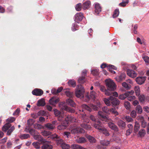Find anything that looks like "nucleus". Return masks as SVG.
Returning <instances> with one entry per match:
<instances>
[{"instance_id": "f257e3e1", "label": "nucleus", "mask_w": 149, "mask_h": 149, "mask_svg": "<svg viewBox=\"0 0 149 149\" xmlns=\"http://www.w3.org/2000/svg\"><path fill=\"white\" fill-rule=\"evenodd\" d=\"M106 86L107 90L109 91H114L116 89L115 83L110 79L105 80Z\"/></svg>"}, {"instance_id": "f03ea898", "label": "nucleus", "mask_w": 149, "mask_h": 149, "mask_svg": "<svg viewBox=\"0 0 149 149\" xmlns=\"http://www.w3.org/2000/svg\"><path fill=\"white\" fill-rule=\"evenodd\" d=\"M50 138L56 141V144L61 146L64 143L63 140L61 138L60 136L56 134H53L50 135Z\"/></svg>"}, {"instance_id": "7ed1b4c3", "label": "nucleus", "mask_w": 149, "mask_h": 149, "mask_svg": "<svg viewBox=\"0 0 149 149\" xmlns=\"http://www.w3.org/2000/svg\"><path fill=\"white\" fill-rule=\"evenodd\" d=\"M54 114L56 117L58 118V120L61 121L64 120V113H62L59 110L56 109H54L53 110Z\"/></svg>"}, {"instance_id": "20e7f679", "label": "nucleus", "mask_w": 149, "mask_h": 149, "mask_svg": "<svg viewBox=\"0 0 149 149\" xmlns=\"http://www.w3.org/2000/svg\"><path fill=\"white\" fill-rule=\"evenodd\" d=\"M87 72V71L85 70L83 71L81 77H80L78 79V81L79 83L82 84L86 81V76Z\"/></svg>"}, {"instance_id": "39448f33", "label": "nucleus", "mask_w": 149, "mask_h": 149, "mask_svg": "<svg viewBox=\"0 0 149 149\" xmlns=\"http://www.w3.org/2000/svg\"><path fill=\"white\" fill-rule=\"evenodd\" d=\"M84 132V130L80 127H77L73 128L71 130V133L72 134H77L79 133H83Z\"/></svg>"}, {"instance_id": "423d86ee", "label": "nucleus", "mask_w": 149, "mask_h": 149, "mask_svg": "<svg viewBox=\"0 0 149 149\" xmlns=\"http://www.w3.org/2000/svg\"><path fill=\"white\" fill-rule=\"evenodd\" d=\"M93 127L100 132L104 127L102 123L99 121L97 120L93 123Z\"/></svg>"}, {"instance_id": "0eeeda50", "label": "nucleus", "mask_w": 149, "mask_h": 149, "mask_svg": "<svg viewBox=\"0 0 149 149\" xmlns=\"http://www.w3.org/2000/svg\"><path fill=\"white\" fill-rule=\"evenodd\" d=\"M109 99L110 100L111 103L113 106H115L118 105L120 103L119 100L117 98H115L112 95L109 97Z\"/></svg>"}, {"instance_id": "6e6552de", "label": "nucleus", "mask_w": 149, "mask_h": 149, "mask_svg": "<svg viewBox=\"0 0 149 149\" xmlns=\"http://www.w3.org/2000/svg\"><path fill=\"white\" fill-rule=\"evenodd\" d=\"M134 93V91H127L124 94L120 95L118 97V98L122 100H124L128 96L132 95Z\"/></svg>"}, {"instance_id": "1a4fd4ad", "label": "nucleus", "mask_w": 149, "mask_h": 149, "mask_svg": "<svg viewBox=\"0 0 149 149\" xmlns=\"http://www.w3.org/2000/svg\"><path fill=\"white\" fill-rule=\"evenodd\" d=\"M59 101L58 98L54 96L52 97L49 100V103L51 105L54 106Z\"/></svg>"}, {"instance_id": "9d476101", "label": "nucleus", "mask_w": 149, "mask_h": 149, "mask_svg": "<svg viewBox=\"0 0 149 149\" xmlns=\"http://www.w3.org/2000/svg\"><path fill=\"white\" fill-rule=\"evenodd\" d=\"M84 17L83 14L79 12L76 13L74 16V20L76 22L79 23L81 21Z\"/></svg>"}, {"instance_id": "9b49d317", "label": "nucleus", "mask_w": 149, "mask_h": 149, "mask_svg": "<svg viewBox=\"0 0 149 149\" xmlns=\"http://www.w3.org/2000/svg\"><path fill=\"white\" fill-rule=\"evenodd\" d=\"M97 97V95L95 92L92 91L90 93V96L86 95L85 96L86 99V102H88L90 99H91L93 100H95Z\"/></svg>"}, {"instance_id": "f8f14e48", "label": "nucleus", "mask_w": 149, "mask_h": 149, "mask_svg": "<svg viewBox=\"0 0 149 149\" xmlns=\"http://www.w3.org/2000/svg\"><path fill=\"white\" fill-rule=\"evenodd\" d=\"M82 107L84 109L90 112H91V111L92 109L94 110H97L98 109V108L97 107L96 105H95L93 104H92L91 105V108H90L87 105L85 104H83L82 105Z\"/></svg>"}, {"instance_id": "ddd939ff", "label": "nucleus", "mask_w": 149, "mask_h": 149, "mask_svg": "<svg viewBox=\"0 0 149 149\" xmlns=\"http://www.w3.org/2000/svg\"><path fill=\"white\" fill-rule=\"evenodd\" d=\"M94 8V14L96 15L98 14L101 11V7L100 6V4L98 3L95 4Z\"/></svg>"}, {"instance_id": "4468645a", "label": "nucleus", "mask_w": 149, "mask_h": 149, "mask_svg": "<svg viewBox=\"0 0 149 149\" xmlns=\"http://www.w3.org/2000/svg\"><path fill=\"white\" fill-rule=\"evenodd\" d=\"M64 121H66L68 123V124H69V122H75L77 121V119L71 115H68L65 118H64Z\"/></svg>"}, {"instance_id": "2eb2a0df", "label": "nucleus", "mask_w": 149, "mask_h": 149, "mask_svg": "<svg viewBox=\"0 0 149 149\" xmlns=\"http://www.w3.org/2000/svg\"><path fill=\"white\" fill-rule=\"evenodd\" d=\"M32 93L34 95L40 96L43 94V91L41 89L36 88L32 91Z\"/></svg>"}, {"instance_id": "dca6fc26", "label": "nucleus", "mask_w": 149, "mask_h": 149, "mask_svg": "<svg viewBox=\"0 0 149 149\" xmlns=\"http://www.w3.org/2000/svg\"><path fill=\"white\" fill-rule=\"evenodd\" d=\"M127 75L132 78H134L136 76L137 74L134 70H127Z\"/></svg>"}, {"instance_id": "f3484780", "label": "nucleus", "mask_w": 149, "mask_h": 149, "mask_svg": "<svg viewBox=\"0 0 149 149\" xmlns=\"http://www.w3.org/2000/svg\"><path fill=\"white\" fill-rule=\"evenodd\" d=\"M34 138L36 140L40 142V143L44 144L45 143L47 142V141H46L40 135H35L34 136Z\"/></svg>"}, {"instance_id": "a211bd4d", "label": "nucleus", "mask_w": 149, "mask_h": 149, "mask_svg": "<svg viewBox=\"0 0 149 149\" xmlns=\"http://www.w3.org/2000/svg\"><path fill=\"white\" fill-rule=\"evenodd\" d=\"M146 79L144 77H138L136 79V81L137 83L139 85L143 84Z\"/></svg>"}, {"instance_id": "6ab92c4d", "label": "nucleus", "mask_w": 149, "mask_h": 149, "mask_svg": "<svg viewBox=\"0 0 149 149\" xmlns=\"http://www.w3.org/2000/svg\"><path fill=\"white\" fill-rule=\"evenodd\" d=\"M68 125L67 122L63 120L61 124L57 127V129L59 130H64L66 128Z\"/></svg>"}, {"instance_id": "aec40b11", "label": "nucleus", "mask_w": 149, "mask_h": 149, "mask_svg": "<svg viewBox=\"0 0 149 149\" xmlns=\"http://www.w3.org/2000/svg\"><path fill=\"white\" fill-rule=\"evenodd\" d=\"M108 125L109 127L113 130L115 132H118V131L119 129L118 127L114 123L109 122L108 123Z\"/></svg>"}, {"instance_id": "412c9836", "label": "nucleus", "mask_w": 149, "mask_h": 149, "mask_svg": "<svg viewBox=\"0 0 149 149\" xmlns=\"http://www.w3.org/2000/svg\"><path fill=\"white\" fill-rule=\"evenodd\" d=\"M117 125L120 128L123 130L126 127V124L122 120H120L117 122Z\"/></svg>"}, {"instance_id": "4be33fe9", "label": "nucleus", "mask_w": 149, "mask_h": 149, "mask_svg": "<svg viewBox=\"0 0 149 149\" xmlns=\"http://www.w3.org/2000/svg\"><path fill=\"white\" fill-rule=\"evenodd\" d=\"M50 142L47 141L43 144L41 147L42 149H52V146L49 144Z\"/></svg>"}, {"instance_id": "5701e85b", "label": "nucleus", "mask_w": 149, "mask_h": 149, "mask_svg": "<svg viewBox=\"0 0 149 149\" xmlns=\"http://www.w3.org/2000/svg\"><path fill=\"white\" fill-rule=\"evenodd\" d=\"M99 115L100 116L99 118L103 121H108V119L105 116L103 115V113L100 111H99L98 112Z\"/></svg>"}, {"instance_id": "b1692460", "label": "nucleus", "mask_w": 149, "mask_h": 149, "mask_svg": "<svg viewBox=\"0 0 149 149\" xmlns=\"http://www.w3.org/2000/svg\"><path fill=\"white\" fill-rule=\"evenodd\" d=\"M90 4V1H87L83 4L82 8L84 10H86L89 8Z\"/></svg>"}, {"instance_id": "393cba45", "label": "nucleus", "mask_w": 149, "mask_h": 149, "mask_svg": "<svg viewBox=\"0 0 149 149\" xmlns=\"http://www.w3.org/2000/svg\"><path fill=\"white\" fill-rule=\"evenodd\" d=\"M70 148L72 149H85V148L83 147L75 144L71 145Z\"/></svg>"}, {"instance_id": "a878e982", "label": "nucleus", "mask_w": 149, "mask_h": 149, "mask_svg": "<svg viewBox=\"0 0 149 149\" xmlns=\"http://www.w3.org/2000/svg\"><path fill=\"white\" fill-rule=\"evenodd\" d=\"M76 141L78 143H82L86 142V140L84 137H81L76 139Z\"/></svg>"}, {"instance_id": "bb28decb", "label": "nucleus", "mask_w": 149, "mask_h": 149, "mask_svg": "<svg viewBox=\"0 0 149 149\" xmlns=\"http://www.w3.org/2000/svg\"><path fill=\"white\" fill-rule=\"evenodd\" d=\"M86 137L91 143H93L96 142V140L94 137L90 135L87 136Z\"/></svg>"}, {"instance_id": "cd10ccee", "label": "nucleus", "mask_w": 149, "mask_h": 149, "mask_svg": "<svg viewBox=\"0 0 149 149\" xmlns=\"http://www.w3.org/2000/svg\"><path fill=\"white\" fill-rule=\"evenodd\" d=\"M11 126V124L7 123L3 126L2 128V130L4 132H6L8 130Z\"/></svg>"}, {"instance_id": "c85d7f7f", "label": "nucleus", "mask_w": 149, "mask_h": 149, "mask_svg": "<svg viewBox=\"0 0 149 149\" xmlns=\"http://www.w3.org/2000/svg\"><path fill=\"white\" fill-rule=\"evenodd\" d=\"M139 120H140L141 127L145 128L147 125V123L144 120V118L143 117L140 118H139Z\"/></svg>"}, {"instance_id": "c756f323", "label": "nucleus", "mask_w": 149, "mask_h": 149, "mask_svg": "<svg viewBox=\"0 0 149 149\" xmlns=\"http://www.w3.org/2000/svg\"><path fill=\"white\" fill-rule=\"evenodd\" d=\"M100 90L102 92H105V95H109L111 94L112 93L109 92L108 90H106L105 86H101L100 87Z\"/></svg>"}, {"instance_id": "7c9ffc66", "label": "nucleus", "mask_w": 149, "mask_h": 149, "mask_svg": "<svg viewBox=\"0 0 149 149\" xmlns=\"http://www.w3.org/2000/svg\"><path fill=\"white\" fill-rule=\"evenodd\" d=\"M45 127L47 128V129L49 130H52L54 129L55 127L52 124L48 123L45 125Z\"/></svg>"}, {"instance_id": "2f4dec72", "label": "nucleus", "mask_w": 149, "mask_h": 149, "mask_svg": "<svg viewBox=\"0 0 149 149\" xmlns=\"http://www.w3.org/2000/svg\"><path fill=\"white\" fill-rule=\"evenodd\" d=\"M67 103L70 106L72 107L75 106V103L71 99H68L66 100Z\"/></svg>"}, {"instance_id": "473e14b6", "label": "nucleus", "mask_w": 149, "mask_h": 149, "mask_svg": "<svg viewBox=\"0 0 149 149\" xmlns=\"http://www.w3.org/2000/svg\"><path fill=\"white\" fill-rule=\"evenodd\" d=\"M62 109L70 113H74L75 112V110L74 109H71L66 106H63L62 107Z\"/></svg>"}, {"instance_id": "72a5a7b5", "label": "nucleus", "mask_w": 149, "mask_h": 149, "mask_svg": "<svg viewBox=\"0 0 149 149\" xmlns=\"http://www.w3.org/2000/svg\"><path fill=\"white\" fill-rule=\"evenodd\" d=\"M80 126L81 127L86 130H89L91 128V126L87 123H83L81 124Z\"/></svg>"}, {"instance_id": "f704fd0d", "label": "nucleus", "mask_w": 149, "mask_h": 149, "mask_svg": "<svg viewBox=\"0 0 149 149\" xmlns=\"http://www.w3.org/2000/svg\"><path fill=\"white\" fill-rule=\"evenodd\" d=\"M140 127V126L139 124L137 122H136L135 123L134 128V132L136 133L139 130Z\"/></svg>"}, {"instance_id": "c9c22d12", "label": "nucleus", "mask_w": 149, "mask_h": 149, "mask_svg": "<svg viewBox=\"0 0 149 149\" xmlns=\"http://www.w3.org/2000/svg\"><path fill=\"white\" fill-rule=\"evenodd\" d=\"M123 117L124 118H123L122 119H125L126 121L128 123L132 122L134 121V120L133 118L129 116H124Z\"/></svg>"}, {"instance_id": "e433bc0d", "label": "nucleus", "mask_w": 149, "mask_h": 149, "mask_svg": "<svg viewBox=\"0 0 149 149\" xmlns=\"http://www.w3.org/2000/svg\"><path fill=\"white\" fill-rule=\"evenodd\" d=\"M125 77V74L124 73L121 74L116 78V80L118 82H120L123 80Z\"/></svg>"}, {"instance_id": "4c0bfd02", "label": "nucleus", "mask_w": 149, "mask_h": 149, "mask_svg": "<svg viewBox=\"0 0 149 149\" xmlns=\"http://www.w3.org/2000/svg\"><path fill=\"white\" fill-rule=\"evenodd\" d=\"M45 104V100L43 99H41L38 100L37 102V105L38 106H43Z\"/></svg>"}, {"instance_id": "58836bf2", "label": "nucleus", "mask_w": 149, "mask_h": 149, "mask_svg": "<svg viewBox=\"0 0 149 149\" xmlns=\"http://www.w3.org/2000/svg\"><path fill=\"white\" fill-rule=\"evenodd\" d=\"M69 85L73 87H74L76 86V81L74 80H69L68 82Z\"/></svg>"}, {"instance_id": "ea45409f", "label": "nucleus", "mask_w": 149, "mask_h": 149, "mask_svg": "<svg viewBox=\"0 0 149 149\" xmlns=\"http://www.w3.org/2000/svg\"><path fill=\"white\" fill-rule=\"evenodd\" d=\"M134 90L136 96H139L140 94V88L138 86H136L134 87Z\"/></svg>"}, {"instance_id": "a19ab883", "label": "nucleus", "mask_w": 149, "mask_h": 149, "mask_svg": "<svg viewBox=\"0 0 149 149\" xmlns=\"http://www.w3.org/2000/svg\"><path fill=\"white\" fill-rule=\"evenodd\" d=\"M100 132H102L106 136H109V134L108 131L104 127Z\"/></svg>"}, {"instance_id": "79ce46f5", "label": "nucleus", "mask_w": 149, "mask_h": 149, "mask_svg": "<svg viewBox=\"0 0 149 149\" xmlns=\"http://www.w3.org/2000/svg\"><path fill=\"white\" fill-rule=\"evenodd\" d=\"M15 129V127L14 126H12L8 129L7 133V135L10 136L11 135L12 133L14 131Z\"/></svg>"}, {"instance_id": "37998d69", "label": "nucleus", "mask_w": 149, "mask_h": 149, "mask_svg": "<svg viewBox=\"0 0 149 149\" xmlns=\"http://www.w3.org/2000/svg\"><path fill=\"white\" fill-rule=\"evenodd\" d=\"M110 143V141L107 140L101 141H100V144L104 146H107Z\"/></svg>"}, {"instance_id": "c03bdc74", "label": "nucleus", "mask_w": 149, "mask_h": 149, "mask_svg": "<svg viewBox=\"0 0 149 149\" xmlns=\"http://www.w3.org/2000/svg\"><path fill=\"white\" fill-rule=\"evenodd\" d=\"M146 132L145 130L143 129H141L139 132V135L140 137H143L146 134Z\"/></svg>"}, {"instance_id": "a18cd8bd", "label": "nucleus", "mask_w": 149, "mask_h": 149, "mask_svg": "<svg viewBox=\"0 0 149 149\" xmlns=\"http://www.w3.org/2000/svg\"><path fill=\"white\" fill-rule=\"evenodd\" d=\"M129 0H123L122 2L119 3V5L122 7H125L128 3Z\"/></svg>"}, {"instance_id": "49530a36", "label": "nucleus", "mask_w": 149, "mask_h": 149, "mask_svg": "<svg viewBox=\"0 0 149 149\" xmlns=\"http://www.w3.org/2000/svg\"><path fill=\"white\" fill-rule=\"evenodd\" d=\"M16 119L15 118L13 117H10L9 118H8L6 120V122H7L8 123H12L14 122Z\"/></svg>"}, {"instance_id": "de8ad7c7", "label": "nucleus", "mask_w": 149, "mask_h": 149, "mask_svg": "<svg viewBox=\"0 0 149 149\" xmlns=\"http://www.w3.org/2000/svg\"><path fill=\"white\" fill-rule=\"evenodd\" d=\"M119 13V9H115L113 15V18H115L117 17L118 16Z\"/></svg>"}, {"instance_id": "09e8293b", "label": "nucleus", "mask_w": 149, "mask_h": 149, "mask_svg": "<svg viewBox=\"0 0 149 149\" xmlns=\"http://www.w3.org/2000/svg\"><path fill=\"white\" fill-rule=\"evenodd\" d=\"M136 109L138 113L141 114L142 112V109L140 105H137L136 108Z\"/></svg>"}, {"instance_id": "8fccbe9b", "label": "nucleus", "mask_w": 149, "mask_h": 149, "mask_svg": "<svg viewBox=\"0 0 149 149\" xmlns=\"http://www.w3.org/2000/svg\"><path fill=\"white\" fill-rule=\"evenodd\" d=\"M32 144L36 149H39L40 148V143L37 141L33 143Z\"/></svg>"}, {"instance_id": "3c124183", "label": "nucleus", "mask_w": 149, "mask_h": 149, "mask_svg": "<svg viewBox=\"0 0 149 149\" xmlns=\"http://www.w3.org/2000/svg\"><path fill=\"white\" fill-rule=\"evenodd\" d=\"M75 94L76 96L78 97H79L81 96L82 95V92L80 89L77 90L75 92Z\"/></svg>"}, {"instance_id": "603ef678", "label": "nucleus", "mask_w": 149, "mask_h": 149, "mask_svg": "<svg viewBox=\"0 0 149 149\" xmlns=\"http://www.w3.org/2000/svg\"><path fill=\"white\" fill-rule=\"evenodd\" d=\"M30 136L29 134H21L20 136V138L22 139H25L28 138Z\"/></svg>"}, {"instance_id": "864d4df0", "label": "nucleus", "mask_w": 149, "mask_h": 149, "mask_svg": "<svg viewBox=\"0 0 149 149\" xmlns=\"http://www.w3.org/2000/svg\"><path fill=\"white\" fill-rule=\"evenodd\" d=\"M61 147L63 149H69L70 147L69 144H66L64 143Z\"/></svg>"}, {"instance_id": "5fc2aeb1", "label": "nucleus", "mask_w": 149, "mask_h": 149, "mask_svg": "<svg viewBox=\"0 0 149 149\" xmlns=\"http://www.w3.org/2000/svg\"><path fill=\"white\" fill-rule=\"evenodd\" d=\"M81 8L82 5L81 3H79L77 4L75 7L76 10L79 11L81 10Z\"/></svg>"}, {"instance_id": "6e6d98bb", "label": "nucleus", "mask_w": 149, "mask_h": 149, "mask_svg": "<svg viewBox=\"0 0 149 149\" xmlns=\"http://www.w3.org/2000/svg\"><path fill=\"white\" fill-rule=\"evenodd\" d=\"M65 93L66 95L70 97L71 98L73 96V93L69 91H65Z\"/></svg>"}, {"instance_id": "4d7b16f0", "label": "nucleus", "mask_w": 149, "mask_h": 149, "mask_svg": "<svg viewBox=\"0 0 149 149\" xmlns=\"http://www.w3.org/2000/svg\"><path fill=\"white\" fill-rule=\"evenodd\" d=\"M104 101L105 104L107 106H109L110 105L111 103H110V102H111V101L109 99H109L106 98H104Z\"/></svg>"}, {"instance_id": "13d9d810", "label": "nucleus", "mask_w": 149, "mask_h": 149, "mask_svg": "<svg viewBox=\"0 0 149 149\" xmlns=\"http://www.w3.org/2000/svg\"><path fill=\"white\" fill-rule=\"evenodd\" d=\"M124 106L126 109H129L130 107L129 102L128 101H125L124 103Z\"/></svg>"}, {"instance_id": "bf43d9fd", "label": "nucleus", "mask_w": 149, "mask_h": 149, "mask_svg": "<svg viewBox=\"0 0 149 149\" xmlns=\"http://www.w3.org/2000/svg\"><path fill=\"white\" fill-rule=\"evenodd\" d=\"M42 134L44 136H47L51 134V132L49 131L44 130L42 132Z\"/></svg>"}, {"instance_id": "052dcab7", "label": "nucleus", "mask_w": 149, "mask_h": 149, "mask_svg": "<svg viewBox=\"0 0 149 149\" xmlns=\"http://www.w3.org/2000/svg\"><path fill=\"white\" fill-rule=\"evenodd\" d=\"M130 115L133 118H135L136 116V111L135 110L132 111L130 113Z\"/></svg>"}, {"instance_id": "680f3d73", "label": "nucleus", "mask_w": 149, "mask_h": 149, "mask_svg": "<svg viewBox=\"0 0 149 149\" xmlns=\"http://www.w3.org/2000/svg\"><path fill=\"white\" fill-rule=\"evenodd\" d=\"M139 99L141 102H143L145 100V97L143 95H139Z\"/></svg>"}, {"instance_id": "e2e57ef3", "label": "nucleus", "mask_w": 149, "mask_h": 149, "mask_svg": "<svg viewBox=\"0 0 149 149\" xmlns=\"http://www.w3.org/2000/svg\"><path fill=\"white\" fill-rule=\"evenodd\" d=\"M102 111L105 113H109L110 109L108 108L107 107H104L102 108Z\"/></svg>"}, {"instance_id": "0e129e2a", "label": "nucleus", "mask_w": 149, "mask_h": 149, "mask_svg": "<svg viewBox=\"0 0 149 149\" xmlns=\"http://www.w3.org/2000/svg\"><path fill=\"white\" fill-rule=\"evenodd\" d=\"M123 86L125 87L127 89H128L130 88L129 85L125 82L123 83L122 84Z\"/></svg>"}, {"instance_id": "69168bd1", "label": "nucleus", "mask_w": 149, "mask_h": 149, "mask_svg": "<svg viewBox=\"0 0 149 149\" xmlns=\"http://www.w3.org/2000/svg\"><path fill=\"white\" fill-rule=\"evenodd\" d=\"M127 99L130 101H132L134 100L135 98V97L134 96L131 95L128 96L127 97Z\"/></svg>"}, {"instance_id": "338daca9", "label": "nucleus", "mask_w": 149, "mask_h": 149, "mask_svg": "<svg viewBox=\"0 0 149 149\" xmlns=\"http://www.w3.org/2000/svg\"><path fill=\"white\" fill-rule=\"evenodd\" d=\"M7 139V138L5 137L1 139L0 140V144L4 143L6 142Z\"/></svg>"}, {"instance_id": "774afa93", "label": "nucleus", "mask_w": 149, "mask_h": 149, "mask_svg": "<svg viewBox=\"0 0 149 149\" xmlns=\"http://www.w3.org/2000/svg\"><path fill=\"white\" fill-rule=\"evenodd\" d=\"M91 73L94 75H96L98 74V71L97 70H93L91 71Z\"/></svg>"}]
</instances>
